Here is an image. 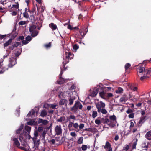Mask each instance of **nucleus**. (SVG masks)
Listing matches in <instances>:
<instances>
[{
    "instance_id": "6",
    "label": "nucleus",
    "mask_w": 151,
    "mask_h": 151,
    "mask_svg": "<svg viewBox=\"0 0 151 151\" xmlns=\"http://www.w3.org/2000/svg\"><path fill=\"white\" fill-rule=\"evenodd\" d=\"M32 139L34 142V145L33 146H32V147H31V148L32 150L34 149V151L35 150L38 149V145L40 143V141L39 139L37 140V139Z\"/></svg>"
},
{
    "instance_id": "52",
    "label": "nucleus",
    "mask_w": 151,
    "mask_h": 151,
    "mask_svg": "<svg viewBox=\"0 0 151 151\" xmlns=\"http://www.w3.org/2000/svg\"><path fill=\"white\" fill-rule=\"evenodd\" d=\"M32 39V37L29 35L27 36L26 37V40L27 42L30 41Z\"/></svg>"
},
{
    "instance_id": "58",
    "label": "nucleus",
    "mask_w": 151,
    "mask_h": 151,
    "mask_svg": "<svg viewBox=\"0 0 151 151\" xmlns=\"http://www.w3.org/2000/svg\"><path fill=\"white\" fill-rule=\"evenodd\" d=\"M78 46L76 44L74 45L73 47V48L74 50H76L78 49Z\"/></svg>"
},
{
    "instance_id": "31",
    "label": "nucleus",
    "mask_w": 151,
    "mask_h": 151,
    "mask_svg": "<svg viewBox=\"0 0 151 151\" xmlns=\"http://www.w3.org/2000/svg\"><path fill=\"white\" fill-rule=\"evenodd\" d=\"M38 136V131L36 130L34 132V137H31V138H32V139H37V137Z\"/></svg>"
},
{
    "instance_id": "29",
    "label": "nucleus",
    "mask_w": 151,
    "mask_h": 151,
    "mask_svg": "<svg viewBox=\"0 0 151 151\" xmlns=\"http://www.w3.org/2000/svg\"><path fill=\"white\" fill-rule=\"evenodd\" d=\"M30 32L31 33V35L32 37H35L37 36L38 34V32L37 30H35Z\"/></svg>"
},
{
    "instance_id": "37",
    "label": "nucleus",
    "mask_w": 151,
    "mask_h": 151,
    "mask_svg": "<svg viewBox=\"0 0 151 151\" xmlns=\"http://www.w3.org/2000/svg\"><path fill=\"white\" fill-rule=\"evenodd\" d=\"M145 74H144V75L142 77H141L140 78V80L141 81H143L144 79H148L149 78L150 76H147V75H145Z\"/></svg>"
},
{
    "instance_id": "60",
    "label": "nucleus",
    "mask_w": 151,
    "mask_h": 151,
    "mask_svg": "<svg viewBox=\"0 0 151 151\" xmlns=\"http://www.w3.org/2000/svg\"><path fill=\"white\" fill-rule=\"evenodd\" d=\"M95 123L97 125H99L101 123V121L100 120L96 119L95 120Z\"/></svg>"
},
{
    "instance_id": "27",
    "label": "nucleus",
    "mask_w": 151,
    "mask_h": 151,
    "mask_svg": "<svg viewBox=\"0 0 151 151\" xmlns=\"http://www.w3.org/2000/svg\"><path fill=\"white\" fill-rule=\"evenodd\" d=\"M137 138H136L135 139V141H134L132 145V148L133 149H135L136 148V146L137 144V142L138 141Z\"/></svg>"
},
{
    "instance_id": "35",
    "label": "nucleus",
    "mask_w": 151,
    "mask_h": 151,
    "mask_svg": "<svg viewBox=\"0 0 151 151\" xmlns=\"http://www.w3.org/2000/svg\"><path fill=\"white\" fill-rule=\"evenodd\" d=\"M65 119V117L64 116H62L60 118L58 119L57 121L59 122H62L64 121Z\"/></svg>"
},
{
    "instance_id": "63",
    "label": "nucleus",
    "mask_w": 151,
    "mask_h": 151,
    "mask_svg": "<svg viewBox=\"0 0 151 151\" xmlns=\"http://www.w3.org/2000/svg\"><path fill=\"white\" fill-rule=\"evenodd\" d=\"M22 44H23V45H26L28 43V42L26 40H22Z\"/></svg>"
},
{
    "instance_id": "17",
    "label": "nucleus",
    "mask_w": 151,
    "mask_h": 151,
    "mask_svg": "<svg viewBox=\"0 0 151 151\" xmlns=\"http://www.w3.org/2000/svg\"><path fill=\"white\" fill-rule=\"evenodd\" d=\"M12 39L10 38L8 40L6 41L4 44V47H6L10 45L12 43Z\"/></svg>"
},
{
    "instance_id": "36",
    "label": "nucleus",
    "mask_w": 151,
    "mask_h": 151,
    "mask_svg": "<svg viewBox=\"0 0 151 151\" xmlns=\"http://www.w3.org/2000/svg\"><path fill=\"white\" fill-rule=\"evenodd\" d=\"M14 48L17 47L18 46H22L20 42H16L13 45Z\"/></svg>"
},
{
    "instance_id": "40",
    "label": "nucleus",
    "mask_w": 151,
    "mask_h": 151,
    "mask_svg": "<svg viewBox=\"0 0 151 151\" xmlns=\"http://www.w3.org/2000/svg\"><path fill=\"white\" fill-rule=\"evenodd\" d=\"M83 137H80L79 138V139H78L77 141V143L78 144H81L83 143Z\"/></svg>"
},
{
    "instance_id": "11",
    "label": "nucleus",
    "mask_w": 151,
    "mask_h": 151,
    "mask_svg": "<svg viewBox=\"0 0 151 151\" xmlns=\"http://www.w3.org/2000/svg\"><path fill=\"white\" fill-rule=\"evenodd\" d=\"M31 129V127H30L26 125L25 127V131H24L23 132V133L22 134H21H21H25L26 135H29V132L30 131Z\"/></svg>"
},
{
    "instance_id": "9",
    "label": "nucleus",
    "mask_w": 151,
    "mask_h": 151,
    "mask_svg": "<svg viewBox=\"0 0 151 151\" xmlns=\"http://www.w3.org/2000/svg\"><path fill=\"white\" fill-rule=\"evenodd\" d=\"M55 131L56 135H59L62 133V129L60 125H57L55 129Z\"/></svg>"
},
{
    "instance_id": "43",
    "label": "nucleus",
    "mask_w": 151,
    "mask_h": 151,
    "mask_svg": "<svg viewBox=\"0 0 151 151\" xmlns=\"http://www.w3.org/2000/svg\"><path fill=\"white\" fill-rule=\"evenodd\" d=\"M51 43L49 42L47 44H46L44 45L45 47L46 48H50L51 47Z\"/></svg>"
},
{
    "instance_id": "48",
    "label": "nucleus",
    "mask_w": 151,
    "mask_h": 151,
    "mask_svg": "<svg viewBox=\"0 0 151 151\" xmlns=\"http://www.w3.org/2000/svg\"><path fill=\"white\" fill-rule=\"evenodd\" d=\"M43 127H38L37 131L40 132H42L43 130Z\"/></svg>"
},
{
    "instance_id": "18",
    "label": "nucleus",
    "mask_w": 151,
    "mask_h": 151,
    "mask_svg": "<svg viewBox=\"0 0 151 151\" xmlns=\"http://www.w3.org/2000/svg\"><path fill=\"white\" fill-rule=\"evenodd\" d=\"M49 26L53 30H55L57 29V25L53 23L50 24H49Z\"/></svg>"
},
{
    "instance_id": "45",
    "label": "nucleus",
    "mask_w": 151,
    "mask_h": 151,
    "mask_svg": "<svg viewBox=\"0 0 151 151\" xmlns=\"http://www.w3.org/2000/svg\"><path fill=\"white\" fill-rule=\"evenodd\" d=\"M98 90L97 89H96L95 90H94L92 93V94L93 95V96H96V95L98 93Z\"/></svg>"
},
{
    "instance_id": "16",
    "label": "nucleus",
    "mask_w": 151,
    "mask_h": 151,
    "mask_svg": "<svg viewBox=\"0 0 151 151\" xmlns=\"http://www.w3.org/2000/svg\"><path fill=\"white\" fill-rule=\"evenodd\" d=\"M145 137L149 140H151V131L147 132L145 135Z\"/></svg>"
},
{
    "instance_id": "62",
    "label": "nucleus",
    "mask_w": 151,
    "mask_h": 151,
    "mask_svg": "<svg viewBox=\"0 0 151 151\" xmlns=\"http://www.w3.org/2000/svg\"><path fill=\"white\" fill-rule=\"evenodd\" d=\"M34 122L32 121H30L28 122L27 123V125H32L33 124Z\"/></svg>"
},
{
    "instance_id": "7",
    "label": "nucleus",
    "mask_w": 151,
    "mask_h": 151,
    "mask_svg": "<svg viewBox=\"0 0 151 151\" xmlns=\"http://www.w3.org/2000/svg\"><path fill=\"white\" fill-rule=\"evenodd\" d=\"M146 116H141L139 118V120L137 123V125L139 127H141L142 124H143L147 120Z\"/></svg>"
},
{
    "instance_id": "34",
    "label": "nucleus",
    "mask_w": 151,
    "mask_h": 151,
    "mask_svg": "<svg viewBox=\"0 0 151 151\" xmlns=\"http://www.w3.org/2000/svg\"><path fill=\"white\" fill-rule=\"evenodd\" d=\"M69 59H68L66 58L65 59V60L63 62V67L65 68L64 70H66V68H65V65L68 63L69 62Z\"/></svg>"
},
{
    "instance_id": "64",
    "label": "nucleus",
    "mask_w": 151,
    "mask_h": 151,
    "mask_svg": "<svg viewBox=\"0 0 151 151\" xmlns=\"http://www.w3.org/2000/svg\"><path fill=\"white\" fill-rule=\"evenodd\" d=\"M70 135L72 137H74L76 136V133L74 132H72L70 133Z\"/></svg>"
},
{
    "instance_id": "20",
    "label": "nucleus",
    "mask_w": 151,
    "mask_h": 151,
    "mask_svg": "<svg viewBox=\"0 0 151 151\" xmlns=\"http://www.w3.org/2000/svg\"><path fill=\"white\" fill-rule=\"evenodd\" d=\"M58 84H61L65 82V79L61 76L59 77V80L57 81Z\"/></svg>"
},
{
    "instance_id": "21",
    "label": "nucleus",
    "mask_w": 151,
    "mask_h": 151,
    "mask_svg": "<svg viewBox=\"0 0 151 151\" xmlns=\"http://www.w3.org/2000/svg\"><path fill=\"white\" fill-rule=\"evenodd\" d=\"M111 146V145L110 143L108 142L107 141L105 145L104 146V147L106 150L107 149H108V150H109L110 148H112Z\"/></svg>"
},
{
    "instance_id": "4",
    "label": "nucleus",
    "mask_w": 151,
    "mask_h": 151,
    "mask_svg": "<svg viewBox=\"0 0 151 151\" xmlns=\"http://www.w3.org/2000/svg\"><path fill=\"white\" fill-rule=\"evenodd\" d=\"M96 108L97 109L98 112L100 113L101 112L102 114H105L107 113V111L105 109L103 108L105 107V105L104 103L101 101L99 102L96 104Z\"/></svg>"
},
{
    "instance_id": "41",
    "label": "nucleus",
    "mask_w": 151,
    "mask_h": 151,
    "mask_svg": "<svg viewBox=\"0 0 151 151\" xmlns=\"http://www.w3.org/2000/svg\"><path fill=\"white\" fill-rule=\"evenodd\" d=\"M113 94L111 93H108L106 94V97L108 98L112 97H113Z\"/></svg>"
},
{
    "instance_id": "26",
    "label": "nucleus",
    "mask_w": 151,
    "mask_h": 151,
    "mask_svg": "<svg viewBox=\"0 0 151 151\" xmlns=\"http://www.w3.org/2000/svg\"><path fill=\"white\" fill-rule=\"evenodd\" d=\"M24 127V125L23 124H21L19 127V128L16 131V133L17 134L20 133L21 131L23 129Z\"/></svg>"
},
{
    "instance_id": "57",
    "label": "nucleus",
    "mask_w": 151,
    "mask_h": 151,
    "mask_svg": "<svg viewBox=\"0 0 151 151\" xmlns=\"http://www.w3.org/2000/svg\"><path fill=\"white\" fill-rule=\"evenodd\" d=\"M144 72L146 73V75L150 74L151 72V69L145 70V71H144Z\"/></svg>"
},
{
    "instance_id": "33",
    "label": "nucleus",
    "mask_w": 151,
    "mask_h": 151,
    "mask_svg": "<svg viewBox=\"0 0 151 151\" xmlns=\"http://www.w3.org/2000/svg\"><path fill=\"white\" fill-rule=\"evenodd\" d=\"M47 115V112L46 110H42L40 113V115L42 117L45 116Z\"/></svg>"
},
{
    "instance_id": "24",
    "label": "nucleus",
    "mask_w": 151,
    "mask_h": 151,
    "mask_svg": "<svg viewBox=\"0 0 151 151\" xmlns=\"http://www.w3.org/2000/svg\"><path fill=\"white\" fill-rule=\"evenodd\" d=\"M74 55L70 52H69L66 57V58L69 59L70 60L72 59H73Z\"/></svg>"
},
{
    "instance_id": "3",
    "label": "nucleus",
    "mask_w": 151,
    "mask_h": 151,
    "mask_svg": "<svg viewBox=\"0 0 151 151\" xmlns=\"http://www.w3.org/2000/svg\"><path fill=\"white\" fill-rule=\"evenodd\" d=\"M17 59L11 57L9 59V63L7 66H2V62L0 61V73H2L7 70L9 68H12L17 63Z\"/></svg>"
},
{
    "instance_id": "47",
    "label": "nucleus",
    "mask_w": 151,
    "mask_h": 151,
    "mask_svg": "<svg viewBox=\"0 0 151 151\" xmlns=\"http://www.w3.org/2000/svg\"><path fill=\"white\" fill-rule=\"evenodd\" d=\"M58 105L54 103L53 104H50V107L52 108V109H56V107Z\"/></svg>"
},
{
    "instance_id": "56",
    "label": "nucleus",
    "mask_w": 151,
    "mask_h": 151,
    "mask_svg": "<svg viewBox=\"0 0 151 151\" xmlns=\"http://www.w3.org/2000/svg\"><path fill=\"white\" fill-rule=\"evenodd\" d=\"M134 127V123L133 122H130V125L129 126V129H130V130H131V129L132 128Z\"/></svg>"
},
{
    "instance_id": "49",
    "label": "nucleus",
    "mask_w": 151,
    "mask_h": 151,
    "mask_svg": "<svg viewBox=\"0 0 151 151\" xmlns=\"http://www.w3.org/2000/svg\"><path fill=\"white\" fill-rule=\"evenodd\" d=\"M19 25H23L26 24V21H20L19 22Z\"/></svg>"
},
{
    "instance_id": "44",
    "label": "nucleus",
    "mask_w": 151,
    "mask_h": 151,
    "mask_svg": "<svg viewBox=\"0 0 151 151\" xmlns=\"http://www.w3.org/2000/svg\"><path fill=\"white\" fill-rule=\"evenodd\" d=\"M23 17L26 18H28L29 17V15L28 12H24L23 13Z\"/></svg>"
},
{
    "instance_id": "8",
    "label": "nucleus",
    "mask_w": 151,
    "mask_h": 151,
    "mask_svg": "<svg viewBox=\"0 0 151 151\" xmlns=\"http://www.w3.org/2000/svg\"><path fill=\"white\" fill-rule=\"evenodd\" d=\"M142 147L146 150H147L148 148L150 147L151 145L149 142L146 141H144L141 145Z\"/></svg>"
},
{
    "instance_id": "51",
    "label": "nucleus",
    "mask_w": 151,
    "mask_h": 151,
    "mask_svg": "<svg viewBox=\"0 0 151 151\" xmlns=\"http://www.w3.org/2000/svg\"><path fill=\"white\" fill-rule=\"evenodd\" d=\"M82 150L83 151H85L87 149V146L86 145H83L81 147Z\"/></svg>"
},
{
    "instance_id": "32",
    "label": "nucleus",
    "mask_w": 151,
    "mask_h": 151,
    "mask_svg": "<svg viewBox=\"0 0 151 151\" xmlns=\"http://www.w3.org/2000/svg\"><path fill=\"white\" fill-rule=\"evenodd\" d=\"M37 26L35 25H32L29 28V31L30 32H32L35 31V29L36 28Z\"/></svg>"
},
{
    "instance_id": "22",
    "label": "nucleus",
    "mask_w": 151,
    "mask_h": 151,
    "mask_svg": "<svg viewBox=\"0 0 151 151\" xmlns=\"http://www.w3.org/2000/svg\"><path fill=\"white\" fill-rule=\"evenodd\" d=\"M35 111L33 109H32L30 111H29L27 114V116L28 117H31L32 118L34 114Z\"/></svg>"
},
{
    "instance_id": "39",
    "label": "nucleus",
    "mask_w": 151,
    "mask_h": 151,
    "mask_svg": "<svg viewBox=\"0 0 151 151\" xmlns=\"http://www.w3.org/2000/svg\"><path fill=\"white\" fill-rule=\"evenodd\" d=\"M109 119L113 121H116V116L114 115L110 116Z\"/></svg>"
},
{
    "instance_id": "5",
    "label": "nucleus",
    "mask_w": 151,
    "mask_h": 151,
    "mask_svg": "<svg viewBox=\"0 0 151 151\" xmlns=\"http://www.w3.org/2000/svg\"><path fill=\"white\" fill-rule=\"evenodd\" d=\"M83 106L79 101H76L73 106L71 108V110L74 112H76L78 109H81Z\"/></svg>"
},
{
    "instance_id": "50",
    "label": "nucleus",
    "mask_w": 151,
    "mask_h": 151,
    "mask_svg": "<svg viewBox=\"0 0 151 151\" xmlns=\"http://www.w3.org/2000/svg\"><path fill=\"white\" fill-rule=\"evenodd\" d=\"M24 39V37L23 36H20L17 39V41H19L20 40H23Z\"/></svg>"
},
{
    "instance_id": "46",
    "label": "nucleus",
    "mask_w": 151,
    "mask_h": 151,
    "mask_svg": "<svg viewBox=\"0 0 151 151\" xmlns=\"http://www.w3.org/2000/svg\"><path fill=\"white\" fill-rule=\"evenodd\" d=\"M129 149V146L128 145H126L125 147H123V149L122 150V151L124 150L127 151Z\"/></svg>"
},
{
    "instance_id": "15",
    "label": "nucleus",
    "mask_w": 151,
    "mask_h": 151,
    "mask_svg": "<svg viewBox=\"0 0 151 151\" xmlns=\"http://www.w3.org/2000/svg\"><path fill=\"white\" fill-rule=\"evenodd\" d=\"M13 141H14V145L19 147L20 145V143L18 139L17 138H13Z\"/></svg>"
},
{
    "instance_id": "19",
    "label": "nucleus",
    "mask_w": 151,
    "mask_h": 151,
    "mask_svg": "<svg viewBox=\"0 0 151 151\" xmlns=\"http://www.w3.org/2000/svg\"><path fill=\"white\" fill-rule=\"evenodd\" d=\"M99 96L104 99H106V93L103 91L102 92H100L99 93Z\"/></svg>"
},
{
    "instance_id": "61",
    "label": "nucleus",
    "mask_w": 151,
    "mask_h": 151,
    "mask_svg": "<svg viewBox=\"0 0 151 151\" xmlns=\"http://www.w3.org/2000/svg\"><path fill=\"white\" fill-rule=\"evenodd\" d=\"M17 33L16 32H15L13 34H12V37L13 38H15L17 36Z\"/></svg>"
},
{
    "instance_id": "54",
    "label": "nucleus",
    "mask_w": 151,
    "mask_h": 151,
    "mask_svg": "<svg viewBox=\"0 0 151 151\" xmlns=\"http://www.w3.org/2000/svg\"><path fill=\"white\" fill-rule=\"evenodd\" d=\"M134 116V113H131L128 115V117L129 118H133Z\"/></svg>"
},
{
    "instance_id": "53",
    "label": "nucleus",
    "mask_w": 151,
    "mask_h": 151,
    "mask_svg": "<svg viewBox=\"0 0 151 151\" xmlns=\"http://www.w3.org/2000/svg\"><path fill=\"white\" fill-rule=\"evenodd\" d=\"M133 110L131 109H128L126 111L127 113L128 114H131V113H133Z\"/></svg>"
},
{
    "instance_id": "59",
    "label": "nucleus",
    "mask_w": 151,
    "mask_h": 151,
    "mask_svg": "<svg viewBox=\"0 0 151 151\" xmlns=\"http://www.w3.org/2000/svg\"><path fill=\"white\" fill-rule=\"evenodd\" d=\"M48 122V121L46 120H43V122H42V124L45 125H47Z\"/></svg>"
},
{
    "instance_id": "13",
    "label": "nucleus",
    "mask_w": 151,
    "mask_h": 151,
    "mask_svg": "<svg viewBox=\"0 0 151 151\" xmlns=\"http://www.w3.org/2000/svg\"><path fill=\"white\" fill-rule=\"evenodd\" d=\"M137 70L138 72V76H139L138 72L139 73L144 72V71H145V69L144 67L142 66H139L137 68Z\"/></svg>"
},
{
    "instance_id": "2",
    "label": "nucleus",
    "mask_w": 151,
    "mask_h": 151,
    "mask_svg": "<svg viewBox=\"0 0 151 151\" xmlns=\"http://www.w3.org/2000/svg\"><path fill=\"white\" fill-rule=\"evenodd\" d=\"M30 135H26L25 134H21L19 136V139L24 147H21L20 148L25 151H34V149H32L31 147L27 144V139L29 140L30 139Z\"/></svg>"
},
{
    "instance_id": "42",
    "label": "nucleus",
    "mask_w": 151,
    "mask_h": 151,
    "mask_svg": "<svg viewBox=\"0 0 151 151\" xmlns=\"http://www.w3.org/2000/svg\"><path fill=\"white\" fill-rule=\"evenodd\" d=\"M92 117L93 118H95L97 116V113L96 111H93L92 113Z\"/></svg>"
},
{
    "instance_id": "38",
    "label": "nucleus",
    "mask_w": 151,
    "mask_h": 151,
    "mask_svg": "<svg viewBox=\"0 0 151 151\" xmlns=\"http://www.w3.org/2000/svg\"><path fill=\"white\" fill-rule=\"evenodd\" d=\"M131 64L129 63H126L125 65V69L126 71L131 66Z\"/></svg>"
},
{
    "instance_id": "1",
    "label": "nucleus",
    "mask_w": 151,
    "mask_h": 151,
    "mask_svg": "<svg viewBox=\"0 0 151 151\" xmlns=\"http://www.w3.org/2000/svg\"><path fill=\"white\" fill-rule=\"evenodd\" d=\"M67 121L65 122L68 121L69 122L68 128L69 131H72L75 130L76 132H78L80 129H82L84 127V125L83 124H80L79 125L77 123H74L71 121V119L73 121L76 120V118L75 116L74 115H70L68 117H67Z\"/></svg>"
},
{
    "instance_id": "14",
    "label": "nucleus",
    "mask_w": 151,
    "mask_h": 151,
    "mask_svg": "<svg viewBox=\"0 0 151 151\" xmlns=\"http://www.w3.org/2000/svg\"><path fill=\"white\" fill-rule=\"evenodd\" d=\"M88 31L87 29L84 28L83 29H80L79 30V33L81 35V37H82L84 36L86 34Z\"/></svg>"
},
{
    "instance_id": "55",
    "label": "nucleus",
    "mask_w": 151,
    "mask_h": 151,
    "mask_svg": "<svg viewBox=\"0 0 151 151\" xmlns=\"http://www.w3.org/2000/svg\"><path fill=\"white\" fill-rule=\"evenodd\" d=\"M13 6L16 9H18L19 8V4L18 3H16V4L13 5Z\"/></svg>"
},
{
    "instance_id": "12",
    "label": "nucleus",
    "mask_w": 151,
    "mask_h": 151,
    "mask_svg": "<svg viewBox=\"0 0 151 151\" xmlns=\"http://www.w3.org/2000/svg\"><path fill=\"white\" fill-rule=\"evenodd\" d=\"M131 131H132V132L134 134L136 132H138L137 134L136 135L135 137L136 138H139L140 137V132L137 130V127H134L133 129H131Z\"/></svg>"
},
{
    "instance_id": "25",
    "label": "nucleus",
    "mask_w": 151,
    "mask_h": 151,
    "mask_svg": "<svg viewBox=\"0 0 151 151\" xmlns=\"http://www.w3.org/2000/svg\"><path fill=\"white\" fill-rule=\"evenodd\" d=\"M67 102V100L66 99H62L59 102V104L61 105H63L65 104Z\"/></svg>"
},
{
    "instance_id": "28",
    "label": "nucleus",
    "mask_w": 151,
    "mask_h": 151,
    "mask_svg": "<svg viewBox=\"0 0 151 151\" xmlns=\"http://www.w3.org/2000/svg\"><path fill=\"white\" fill-rule=\"evenodd\" d=\"M123 89L122 88L119 87L118 88V89L116 90V92L117 93L120 94L123 93Z\"/></svg>"
},
{
    "instance_id": "23",
    "label": "nucleus",
    "mask_w": 151,
    "mask_h": 151,
    "mask_svg": "<svg viewBox=\"0 0 151 151\" xmlns=\"http://www.w3.org/2000/svg\"><path fill=\"white\" fill-rule=\"evenodd\" d=\"M42 134L40 135V137L42 138V140H44L46 134L47 132V131L44 130L43 131Z\"/></svg>"
},
{
    "instance_id": "30",
    "label": "nucleus",
    "mask_w": 151,
    "mask_h": 151,
    "mask_svg": "<svg viewBox=\"0 0 151 151\" xmlns=\"http://www.w3.org/2000/svg\"><path fill=\"white\" fill-rule=\"evenodd\" d=\"M76 99L75 97H71L69 99V105H72L73 104L74 101Z\"/></svg>"
},
{
    "instance_id": "10",
    "label": "nucleus",
    "mask_w": 151,
    "mask_h": 151,
    "mask_svg": "<svg viewBox=\"0 0 151 151\" xmlns=\"http://www.w3.org/2000/svg\"><path fill=\"white\" fill-rule=\"evenodd\" d=\"M128 99V97L127 95L126 94H124L120 98L119 101L120 102L124 104Z\"/></svg>"
}]
</instances>
